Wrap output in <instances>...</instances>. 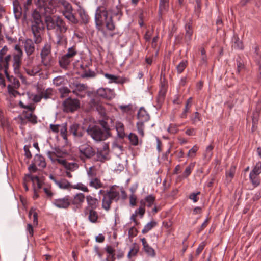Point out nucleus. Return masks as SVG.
<instances>
[{
    "mask_svg": "<svg viewBox=\"0 0 261 261\" xmlns=\"http://www.w3.org/2000/svg\"><path fill=\"white\" fill-rule=\"evenodd\" d=\"M198 150V147L197 145H194L191 149L189 150L187 156L190 158H193L195 156V154Z\"/></svg>",
    "mask_w": 261,
    "mask_h": 261,
    "instance_id": "obj_56",
    "label": "nucleus"
},
{
    "mask_svg": "<svg viewBox=\"0 0 261 261\" xmlns=\"http://www.w3.org/2000/svg\"><path fill=\"white\" fill-rule=\"evenodd\" d=\"M259 175L250 174H249V178L254 187H257L259 186L260 184V179L258 176Z\"/></svg>",
    "mask_w": 261,
    "mask_h": 261,
    "instance_id": "obj_41",
    "label": "nucleus"
},
{
    "mask_svg": "<svg viewBox=\"0 0 261 261\" xmlns=\"http://www.w3.org/2000/svg\"><path fill=\"white\" fill-rule=\"evenodd\" d=\"M91 106L95 108L96 110L103 118L106 116V109L102 105L97 103L94 100H92Z\"/></svg>",
    "mask_w": 261,
    "mask_h": 261,
    "instance_id": "obj_32",
    "label": "nucleus"
},
{
    "mask_svg": "<svg viewBox=\"0 0 261 261\" xmlns=\"http://www.w3.org/2000/svg\"><path fill=\"white\" fill-rule=\"evenodd\" d=\"M8 48L6 46H5L0 51V62H2L4 64V68L6 76H8L7 69L9 67V62L11 59V56L10 55L7 56L4 59H3V56L6 54Z\"/></svg>",
    "mask_w": 261,
    "mask_h": 261,
    "instance_id": "obj_14",
    "label": "nucleus"
},
{
    "mask_svg": "<svg viewBox=\"0 0 261 261\" xmlns=\"http://www.w3.org/2000/svg\"><path fill=\"white\" fill-rule=\"evenodd\" d=\"M69 133L74 137L80 138L83 136L84 131L83 128L80 125L74 123L70 126Z\"/></svg>",
    "mask_w": 261,
    "mask_h": 261,
    "instance_id": "obj_15",
    "label": "nucleus"
},
{
    "mask_svg": "<svg viewBox=\"0 0 261 261\" xmlns=\"http://www.w3.org/2000/svg\"><path fill=\"white\" fill-rule=\"evenodd\" d=\"M144 122H143V121H139L137 123V128L138 133L142 136L144 135Z\"/></svg>",
    "mask_w": 261,
    "mask_h": 261,
    "instance_id": "obj_57",
    "label": "nucleus"
},
{
    "mask_svg": "<svg viewBox=\"0 0 261 261\" xmlns=\"http://www.w3.org/2000/svg\"><path fill=\"white\" fill-rule=\"evenodd\" d=\"M47 28L48 30H55L56 33H65L68 27L66 23L61 18L47 17L46 19Z\"/></svg>",
    "mask_w": 261,
    "mask_h": 261,
    "instance_id": "obj_5",
    "label": "nucleus"
},
{
    "mask_svg": "<svg viewBox=\"0 0 261 261\" xmlns=\"http://www.w3.org/2000/svg\"><path fill=\"white\" fill-rule=\"evenodd\" d=\"M137 118L140 121L146 122L149 120L150 117L146 111L141 108L138 112Z\"/></svg>",
    "mask_w": 261,
    "mask_h": 261,
    "instance_id": "obj_26",
    "label": "nucleus"
},
{
    "mask_svg": "<svg viewBox=\"0 0 261 261\" xmlns=\"http://www.w3.org/2000/svg\"><path fill=\"white\" fill-rule=\"evenodd\" d=\"M64 167L68 170L73 171L77 167V164L74 163H68L66 161Z\"/></svg>",
    "mask_w": 261,
    "mask_h": 261,
    "instance_id": "obj_58",
    "label": "nucleus"
},
{
    "mask_svg": "<svg viewBox=\"0 0 261 261\" xmlns=\"http://www.w3.org/2000/svg\"><path fill=\"white\" fill-rule=\"evenodd\" d=\"M77 54L78 50L76 45L69 47L67 53L59 59V63L60 67L64 69L67 68Z\"/></svg>",
    "mask_w": 261,
    "mask_h": 261,
    "instance_id": "obj_6",
    "label": "nucleus"
},
{
    "mask_svg": "<svg viewBox=\"0 0 261 261\" xmlns=\"http://www.w3.org/2000/svg\"><path fill=\"white\" fill-rule=\"evenodd\" d=\"M145 213V209L144 205L141 204L139 208L135 211L134 214L137 216H139L140 218H142Z\"/></svg>",
    "mask_w": 261,
    "mask_h": 261,
    "instance_id": "obj_53",
    "label": "nucleus"
},
{
    "mask_svg": "<svg viewBox=\"0 0 261 261\" xmlns=\"http://www.w3.org/2000/svg\"><path fill=\"white\" fill-rule=\"evenodd\" d=\"M195 163H190L186 168L185 171L183 173L184 177H188L191 173L192 171L193 170L195 167Z\"/></svg>",
    "mask_w": 261,
    "mask_h": 261,
    "instance_id": "obj_45",
    "label": "nucleus"
},
{
    "mask_svg": "<svg viewBox=\"0 0 261 261\" xmlns=\"http://www.w3.org/2000/svg\"><path fill=\"white\" fill-rule=\"evenodd\" d=\"M32 16L31 30L34 35L35 43L38 44L42 41L41 34L44 29V24L41 15L36 10H34Z\"/></svg>",
    "mask_w": 261,
    "mask_h": 261,
    "instance_id": "obj_3",
    "label": "nucleus"
},
{
    "mask_svg": "<svg viewBox=\"0 0 261 261\" xmlns=\"http://www.w3.org/2000/svg\"><path fill=\"white\" fill-rule=\"evenodd\" d=\"M40 64H34L30 68H25L27 73L31 76H34L38 74L41 70Z\"/></svg>",
    "mask_w": 261,
    "mask_h": 261,
    "instance_id": "obj_21",
    "label": "nucleus"
},
{
    "mask_svg": "<svg viewBox=\"0 0 261 261\" xmlns=\"http://www.w3.org/2000/svg\"><path fill=\"white\" fill-rule=\"evenodd\" d=\"M34 163L38 167L44 168L46 167V164L44 158L41 155L36 154L34 159Z\"/></svg>",
    "mask_w": 261,
    "mask_h": 261,
    "instance_id": "obj_30",
    "label": "nucleus"
},
{
    "mask_svg": "<svg viewBox=\"0 0 261 261\" xmlns=\"http://www.w3.org/2000/svg\"><path fill=\"white\" fill-rule=\"evenodd\" d=\"M95 20L98 29L105 24L108 30L112 31L115 29V25L111 16H108V13L104 7H99L97 9L95 15Z\"/></svg>",
    "mask_w": 261,
    "mask_h": 261,
    "instance_id": "obj_2",
    "label": "nucleus"
},
{
    "mask_svg": "<svg viewBox=\"0 0 261 261\" xmlns=\"http://www.w3.org/2000/svg\"><path fill=\"white\" fill-rule=\"evenodd\" d=\"M105 76L110 80L109 83H117V80L118 77L114 75L106 73L105 74Z\"/></svg>",
    "mask_w": 261,
    "mask_h": 261,
    "instance_id": "obj_63",
    "label": "nucleus"
},
{
    "mask_svg": "<svg viewBox=\"0 0 261 261\" xmlns=\"http://www.w3.org/2000/svg\"><path fill=\"white\" fill-rule=\"evenodd\" d=\"M188 65L187 61H182L179 64L176 66V69L178 74L181 73Z\"/></svg>",
    "mask_w": 261,
    "mask_h": 261,
    "instance_id": "obj_49",
    "label": "nucleus"
},
{
    "mask_svg": "<svg viewBox=\"0 0 261 261\" xmlns=\"http://www.w3.org/2000/svg\"><path fill=\"white\" fill-rule=\"evenodd\" d=\"M108 154V147L105 146L103 150H98L96 153L97 160L103 162L107 159V156Z\"/></svg>",
    "mask_w": 261,
    "mask_h": 261,
    "instance_id": "obj_29",
    "label": "nucleus"
},
{
    "mask_svg": "<svg viewBox=\"0 0 261 261\" xmlns=\"http://www.w3.org/2000/svg\"><path fill=\"white\" fill-rule=\"evenodd\" d=\"M49 178L52 180L60 189H67L71 186L69 182L65 179L58 180L52 175L49 176Z\"/></svg>",
    "mask_w": 261,
    "mask_h": 261,
    "instance_id": "obj_17",
    "label": "nucleus"
},
{
    "mask_svg": "<svg viewBox=\"0 0 261 261\" xmlns=\"http://www.w3.org/2000/svg\"><path fill=\"white\" fill-rule=\"evenodd\" d=\"M157 225V223L154 221H151L148 223L144 227L142 230V233L145 234L151 230L153 228L155 227Z\"/></svg>",
    "mask_w": 261,
    "mask_h": 261,
    "instance_id": "obj_39",
    "label": "nucleus"
},
{
    "mask_svg": "<svg viewBox=\"0 0 261 261\" xmlns=\"http://www.w3.org/2000/svg\"><path fill=\"white\" fill-rule=\"evenodd\" d=\"M59 93L61 97H66L68 96L69 94L71 92V90L66 87H62L59 89Z\"/></svg>",
    "mask_w": 261,
    "mask_h": 261,
    "instance_id": "obj_48",
    "label": "nucleus"
},
{
    "mask_svg": "<svg viewBox=\"0 0 261 261\" xmlns=\"http://www.w3.org/2000/svg\"><path fill=\"white\" fill-rule=\"evenodd\" d=\"M53 203L58 208L67 209L71 204V197L66 196L63 198L56 199Z\"/></svg>",
    "mask_w": 261,
    "mask_h": 261,
    "instance_id": "obj_12",
    "label": "nucleus"
},
{
    "mask_svg": "<svg viewBox=\"0 0 261 261\" xmlns=\"http://www.w3.org/2000/svg\"><path fill=\"white\" fill-rule=\"evenodd\" d=\"M84 214L87 216L88 220L92 223H97L98 222L99 215L95 210H84Z\"/></svg>",
    "mask_w": 261,
    "mask_h": 261,
    "instance_id": "obj_19",
    "label": "nucleus"
},
{
    "mask_svg": "<svg viewBox=\"0 0 261 261\" xmlns=\"http://www.w3.org/2000/svg\"><path fill=\"white\" fill-rule=\"evenodd\" d=\"M24 48L28 56L31 55L35 50V46L32 40L27 39L24 42Z\"/></svg>",
    "mask_w": 261,
    "mask_h": 261,
    "instance_id": "obj_22",
    "label": "nucleus"
},
{
    "mask_svg": "<svg viewBox=\"0 0 261 261\" xmlns=\"http://www.w3.org/2000/svg\"><path fill=\"white\" fill-rule=\"evenodd\" d=\"M168 132L171 134H175L178 130V126L175 124H171L168 129Z\"/></svg>",
    "mask_w": 261,
    "mask_h": 261,
    "instance_id": "obj_62",
    "label": "nucleus"
},
{
    "mask_svg": "<svg viewBox=\"0 0 261 261\" xmlns=\"http://www.w3.org/2000/svg\"><path fill=\"white\" fill-rule=\"evenodd\" d=\"M261 173V162H259L256 164V165L251 171L250 174L259 175Z\"/></svg>",
    "mask_w": 261,
    "mask_h": 261,
    "instance_id": "obj_50",
    "label": "nucleus"
},
{
    "mask_svg": "<svg viewBox=\"0 0 261 261\" xmlns=\"http://www.w3.org/2000/svg\"><path fill=\"white\" fill-rule=\"evenodd\" d=\"M190 120L191 121V123L192 124L196 125L198 122L201 121V115L198 112H194L190 115Z\"/></svg>",
    "mask_w": 261,
    "mask_h": 261,
    "instance_id": "obj_35",
    "label": "nucleus"
},
{
    "mask_svg": "<svg viewBox=\"0 0 261 261\" xmlns=\"http://www.w3.org/2000/svg\"><path fill=\"white\" fill-rule=\"evenodd\" d=\"M119 108L122 111L123 113H129L130 112L132 111L133 106L132 105L129 104L128 105H120L119 106Z\"/></svg>",
    "mask_w": 261,
    "mask_h": 261,
    "instance_id": "obj_52",
    "label": "nucleus"
},
{
    "mask_svg": "<svg viewBox=\"0 0 261 261\" xmlns=\"http://www.w3.org/2000/svg\"><path fill=\"white\" fill-rule=\"evenodd\" d=\"M86 132L96 142L104 141L110 135V128L106 122H103L101 126L89 125L86 129Z\"/></svg>",
    "mask_w": 261,
    "mask_h": 261,
    "instance_id": "obj_1",
    "label": "nucleus"
},
{
    "mask_svg": "<svg viewBox=\"0 0 261 261\" xmlns=\"http://www.w3.org/2000/svg\"><path fill=\"white\" fill-rule=\"evenodd\" d=\"M49 128L54 133L60 132L61 136L65 140H67V128L66 123H63L61 125L53 124L49 125Z\"/></svg>",
    "mask_w": 261,
    "mask_h": 261,
    "instance_id": "obj_10",
    "label": "nucleus"
},
{
    "mask_svg": "<svg viewBox=\"0 0 261 261\" xmlns=\"http://www.w3.org/2000/svg\"><path fill=\"white\" fill-rule=\"evenodd\" d=\"M51 52V45L46 43L44 46L41 52V62L45 66L49 65V55Z\"/></svg>",
    "mask_w": 261,
    "mask_h": 261,
    "instance_id": "obj_13",
    "label": "nucleus"
},
{
    "mask_svg": "<svg viewBox=\"0 0 261 261\" xmlns=\"http://www.w3.org/2000/svg\"><path fill=\"white\" fill-rule=\"evenodd\" d=\"M64 78L62 76H59L55 77L53 80V83L56 86H59L63 84L64 82Z\"/></svg>",
    "mask_w": 261,
    "mask_h": 261,
    "instance_id": "obj_59",
    "label": "nucleus"
},
{
    "mask_svg": "<svg viewBox=\"0 0 261 261\" xmlns=\"http://www.w3.org/2000/svg\"><path fill=\"white\" fill-rule=\"evenodd\" d=\"M186 34L185 39L186 42H190L192 39L193 35V30L192 28V24L190 23H188L185 26Z\"/></svg>",
    "mask_w": 261,
    "mask_h": 261,
    "instance_id": "obj_33",
    "label": "nucleus"
},
{
    "mask_svg": "<svg viewBox=\"0 0 261 261\" xmlns=\"http://www.w3.org/2000/svg\"><path fill=\"white\" fill-rule=\"evenodd\" d=\"M53 90L51 88H47L46 90H43L40 92L43 98L45 99L50 98L53 95Z\"/></svg>",
    "mask_w": 261,
    "mask_h": 261,
    "instance_id": "obj_42",
    "label": "nucleus"
},
{
    "mask_svg": "<svg viewBox=\"0 0 261 261\" xmlns=\"http://www.w3.org/2000/svg\"><path fill=\"white\" fill-rule=\"evenodd\" d=\"M237 73L240 77H242L244 73L247 71V68L244 63L240 57H238L236 60Z\"/></svg>",
    "mask_w": 261,
    "mask_h": 261,
    "instance_id": "obj_20",
    "label": "nucleus"
},
{
    "mask_svg": "<svg viewBox=\"0 0 261 261\" xmlns=\"http://www.w3.org/2000/svg\"><path fill=\"white\" fill-rule=\"evenodd\" d=\"M99 194L103 195L102 207L106 211H108L110 209L113 201H117L120 198L119 192L116 189L114 186H112L109 190L107 191L100 190Z\"/></svg>",
    "mask_w": 261,
    "mask_h": 261,
    "instance_id": "obj_4",
    "label": "nucleus"
},
{
    "mask_svg": "<svg viewBox=\"0 0 261 261\" xmlns=\"http://www.w3.org/2000/svg\"><path fill=\"white\" fill-rule=\"evenodd\" d=\"M79 13L82 22L84 24L88 23L89 20V17L86 13L85 11L84 10H80L79 11Z\"/></svg>",
    "mask_w": 261,
    "mask_h": 261,
    "instance_id": "obj_43",
    "label": "nucleus"
},
{
    "mask_svg": "<svg viewBox=\"0 0 261 261\" xmlns=\"http://www.w3.org/2000/svg\"><path fill=\"white\" fill-rule=\"evenodd\" d=\"M33 0H27L24 4V7L25 10H28L29 6L32 4ZM36 5L40 8L44 7L47 5V2L49 0H34Z\"/></svg>",
    "mask_w": 261,
    "mask_h": 261,
    "instance_id": "obj_24",
    "label": "nucleus"
},
{
    "mask_svg": "<svg viewBox=\"0 0 261 261\" xmlns=\"http://www.w3.org/2000/svg\"><path fill=\"white\" fill-rule=\"evenodd\" d=\"M191 108L185 106L182 112L180 114L179 117L181 119H185L187 117V114L190 112Z\"/></svg>",
    "mask_w": 261,
    "mask_h": 261,
    "instance_id": "obj_61",
    "label": "nucleus"
},
{
    "mask_svg": "<svg viewBox=\"0 0 261 261\" xmlns=\"http://www.w3.org/2000/svg\"><path fill=\"white\" fill-rule=\"evenodd\" d=\"M169 7V4L160 2L159 12L161 15H162L165 12H166Z\"/></svg>",
    "mask_w": 261,
    "mask_h": 261,
    "instance_id": "obj_51",
    "label": "nucleus"
},
{
    "mask_svg": "<svg viewBox=\"0 0 261 261\" xmlns=\"http://www.w3.org/2000/svg\"><path fill=\"white\" fill-rule=\"evenodd\" d=\"M59 4L64 8L63 12L73 11L72 7L70 3L66 0H59Z\"/></svg>",
    "mask_w": 261,
    "mask_h": 261,
    "instance_id": "obj_40",
    "label": "nucleus"
},
{
    "mask_svg": "<svg viewBox=\"0 0 261 261\" xmlns=\"http://www.w3.org/2000/svg\"><path fill=\"white\" fill-rule=\"evenodd\" d=\"M87 174L90 180L92 178H96V172L94 167H91L87 171Z\"/></svg>",
    "mask_w": 261,
    "mask_h": 261,
    "instance_id": "obj_55",
    "label": "nucleus"
},
{
    "mask_svg": "<svg viewBox=\"0 0 261 261\" xmlns=\"http://www.w3.org/2000/svg\"><path fill=\"white\" fill-rule=\"evenodd\" d=\"M87 206L84 208V210H96L99 205L98 200L91 195H88L86 197Z\"/></svg>",
    "mask_w": 261,
    "mask_h": 261,
    "instance_id": "obj_16",
    "label": "nucleus"
},
{
    "mask_svg": "<svg viewBox=\"0 0 261 261\" xmlns=\"http://www.w3.org/2000/svg\"><path fill=\"white\" fill-rule=\"evenodd\" d=\"M64 110L67 112H73L80 107V101L76 99L68 98L63 103Z\"/></svg>",
    "mask_w": 261,
    "mask_h": 261,
    "instance_id": "obj_9",
    "label": "nucleus"
},
{
    "mask_svg": "<svg viewBox=\"0 0 261 261\" xmlns=\"http://www.w3.org/2000/svg\"><path fill=\"white\" fill-rule=\"evenodd\" d=\"M73 11L63 12V15L71 22L73 24H76L78 22L77 19L72 13Z\"/></svg>",
    "mask_w": 261,
    "mask_h": 261,
    "instance_id": "obj_36",
    "label": "nucleus"
},
{
    "mask_svg": "<svg viewBox=\"0 0 261 261\" xmlns=\"http://www.w3.org/2000/svg\"><path fill=\"white\" fill-rule=\"evenodd\" d=\"M95 75L94 72L91 70L85 71L81 75L83 78L85 77H94Z\"/></svg>",
    "mask_w": 261,
    "mask_h": 261,
    "instance_id": "obj_60",
    "label": "nucleus"
},
{
    "mask_svg": "<svg viewBox=\"0 0 261 261\" xmlns=\"http://www.w3.org/2000/svg\"><path fill=\"white\" fill-rule=\"evenodd\" d=\"M47 155L53 163H55L57 160V158H60L61 156L60 153L58 151H57V152L48 151Z\"/></svg>",
    "mask_w": 261,
    "mask_h": 261,
    "instance_id": "obj_44",
    "label": "nucleus"
},
{
    "mask_svg": "<svg viewBox=\"0 0 261 261\" xmlns=\"http://www.w3.org/2000/svg\"><path fill=\"white\" fill-rule=\"evenodd\" d=\"M116 129L117 132L118 136L120 138H124L126 137V134L124 132V125L121 122H116L115 124Z\"/></svg>",
    "mask_w": 261,
    "mask_h": 261,
    "instance_id": "obj_28",
    "label": "nucleus"
},
{
    "mask_svg": "<svg viewBox=\"0 0 261 261\" xmlns=\"http://www.w3.org/2000/svg\"><path fill=\"white\" fill-rule=\"evenodd\" d=\"M89 186L97 189L102 187L103 184L98 178L96 177L90 179Z\"/></svg>",
    "mask_w": 261,
    "mask_h": 261,
    "instance_id": "obj_38",
    "label": "nucleus"
},
{
    "mask_svg": "<svg viewBox=\"0 0 261 261\" xmlns=\"http://www.w3.org/2000/svg\"><path fill=\"white\" fill-rule=\"evenodd\" d=\"M85 199V195L83 193H78L73 198L71 197V204L74 205L76 208H80Z\"/></svg>",
    "mask_w": 261,
    "mask_h": 261,
    "instance_id": "obj_18",
    "label": "nucleus"
},
{
    "mask_svg": "<svg viewBox=\"0 0 261 261\" xmlns=\"http://www.w3.org/2000/svg\"><path fill=\"white\" fill-rule=\"evenodd\" d=\"M72 89V93L77 96L83 98L85 97L86 91L88 89V87L86 84L81 83H73L72 85H70Z\"/></svg>",
    "mask_w": 261,
    "mask_h": 261,
    "instance_id": "obj_11",
    "label": "nucleus"
},
{
    "mask_svg": "<svg viewBox=\"0 0 261 261\" xmlns=\"http://www.w3.org/2000/svg\"><path fill=\"white\" fill-rule=\"evenodd\" d=\"M15 53L13 54V67L16 74L19 73V70L21 65L23 52L18 45L15 46Z\"/></svg>",
    "mask_w": 261,
    "mask_h": 261,
    "instance_id": "obj_7",
    "label": "nucleus"
},
{
    "mask_svg": "<svg viewBox=\"0 0 261 261\" xmlns=\"http://www.w3.org/2000/svg\"><path fill=\"white\" fill-rule=\"evenodd\" d=\"M23 115L25 118L28 120L30 122L33 123H36L37 122V117L33 114L32 112H25L24 111L23 112Z\"/></svg>",
    "mask_w": 261,
    "mask_h": 261,
    "instance_id": "obj_37",
    "label": "nucleus"
},
{
    "mask_svg": "<svg viewBox=\"0 0 261 261\" xmlns=\"http://www.w3.org/2000/svg\"><path fill=\"white\" fill-rule=\"evenodd\" d=\"M56 36L57 45L66 46L67 44V39L64 33H56Z\"/></svg>",
    "mask_w": 261,
    "mask_h": 261,
    "instance_id": "obj_23",
    "label": "nucleus"
},
{
    "mask_svg": "<svg viewBox=\"0 0 261 261\" xmlns=\"http://www.w3.org/2000/svg\"><path fill=\"white\" fill-rule=\"evenodd\" d=\"M233 40L234 41L233 44L232 45V46L234 48L239 49H243V45L242 42L240 40L238 36H234V38L233 39Z\"/></svg>",
    "mask_w": 261,
    "mask_h": 261,
    "instance_id": "obj_46",
    "label": "nucleus"
},
{
    "mask_svg": "<svg viewBox=\"0 0 261 261\" xmlns=\"http://www.w3.org/2000/svg\"><path fill=\"white\" fill-rule=\"evenodd\" d=\"M128 138L132 145L137 146L138 144V137L136 134L131 133L129 134Z\"/></svg>",
    "mask_w": 261,
    "mask_h": 261,
    "instance_id": "obj_47",
    "label": "nucleus"
},
{
    "mask_svg": "<svg viewBox=\"0 0 261 261\" xmlns=\"http://www.w3.org/2000/svg\"><path fill=\"white\" fill-rule=\"evenodd\" d=\"M138 250H139L138 247L137 246L134 245L131 248V249L130 250V251H129V252L127 254V256H128V258L130 259L133 256H135L138 253Z\"/></svg>",
    "mask_w": 261,
    "mask_h": 261,
    "instance_id": "obj_54",
    "label": "nucleus"
},
{
    "mask_svg": "<svg viewBox=\"0 0 261 261\" xmlns=\"http://www.w3.org/2000/svg\"><path fill=\"white\" fill-rule=\"evenodd\" d=\"M80 157L84 161L90 159L95 154L94 149L88 144H84L79 147Z\"/></svg>",
    "mask_w": 261,
    "mask_h": 261,
    "instance_id": "obj_8",
    "label": "nucleus"
},
{
    "mask_svg": "<svg viewBox=\"0 0 261 261\" xmlns=\"http://www.w3.org/2000/svg\"><path fill=\"white\" fill-rule=\"evenodd\" d=\"M155 198L152 195H149L146 196L144 200L140 201L141 204L142 205H146L147 207H151L154 203Z\"/></svg>",
    "mask_w": 261,
    "mask_h": 261,
    "instance_id": "obj_27",
    "label": "nucleus"
},
{
    "mask_svg": "<svg viewBox=\"0 0 261 261\" xmlns=\"http://www.w3.org/2000/svg\"><path fill=\"white\" fill-rule=\"evenodd\" d=\"M28 180H31L33 185L34 186V190H36V186L38 189H39L42 187V181L37 176H31L28 175Z\"/></svg>",
    "mask_w": 261,
    "mask_h": 261,
    "instance_id": "obj_31",
    "label": "nucleus"
},
{
    "mask_svg": "<svg viewBox=\"0 0 261 261\" xmlns=\"http://www.w3.org/2000/svg\"><path fill=\"white\" fill-rule=\"evenodd\" d=\"M97 94L103 98L111 99L112 98L113 91L109 89L101 88L98 90Z\"/></svg>",
    "mask_w": 261,
    "mask_h": 261,
    "instance_id": "obj_25",
    "label": "nucleus"
},
{
    "mask_svg": "<svg viewBox=\"0 0 261 261\" xmlns=\"http://www.w3.org/2000/svg\"><path fill=\"white\" fill-rule=\"evenodd\" d=\"M138 234V230L134 226L131 227L128 231V236L130 238H134Z\"/></svg>",
    "mask_w": 261,
    "mask_h": 261,
    "instance_id": "obj_64",
    "label": "nucleus"
},
{
    "mask_svg": "<svg viewBox=\"0 0 261 261\" xmlns=\"http://www.w3.org/2000/svg\"><path fill=\"white\" fill-rule=\"evenodd\" d=\"M105 250L108 254V258L107 259V261L108 259L115 260L116 259V252L114 248L111 246H107Z\"/></svg>",
    "mask_w": 261,
    "mask_h": 261,
    "instance_id": "obj_34",
    "label": "nucleus"
}]
</instances>
